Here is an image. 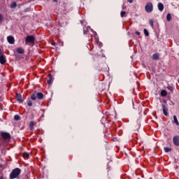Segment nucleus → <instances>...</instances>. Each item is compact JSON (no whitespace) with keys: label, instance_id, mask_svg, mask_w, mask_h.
Returning a JSON list of instances; mask_svg holds the SVG:
<instances>
[{"label":"nucleus","instance_id":"9b49d317","mask_svg":"<svg viewBox=\"0 0 179 179\" xmlns=\"http://www.w3.org/2000/svg\"><path fill=\"white\" fill-rule=\"evenodd\" d=\"M157 8L159 12H163L164 10V5L162 3H158Z\"/></svg>","mask_w":179,"mask_h":179},{"label":"nucleus","instance_id":"393cba45","mask_svg":"<svg viewBox=\"0 0 179 179\" xmlns=\"http://www.w3.org/2000/svg\"><path fill=\"white\" fill-rule=\"evenodd\" d=\"M167 89H168V90H170V92H171V93H173V92L174 90V87H173L171 86H168Z\"/></svg>","mask_w":179,"mask_h":179},{"label":"nucleus","instance_id":"423d86ee","mask_svg":"<svg viewBox=\"0 0 179 179\" xmlns=\"http://www.w3.org/2000/svg\"><path fill=\"white\" fill-rule=\"evenodd\" d=\"M0 64L1 65H5V64H6V57L3 54L0 56Z\"/></svg>","mask_w":179,"mask_h":179},{"label":"nucleus","instance_id":"e433bc0d","mask_svg":"<svg viewBox=\"0 0 179 179\" xmlns=\"http://www.w3.org/2000/svg\"><path fill=\"white\" fill-rule=\"evenodd\" d=\"M81 24H83V21H80Z\"/></svg>","mask_w":179,"mask_h":179},{"label":"nucleus","instance_id":"6e6552de","mask_svg":"<svg viewBox=\"0 0 179 179\" xmlns=\"http://www.w3.org/2000/svg\"><path fill=\"white\" fill-rule=\"evenodd\" d=\"M162 108L164 114L166 115V117H167V115H169V113H167L169 111V108H167V106H166L164 104L162 105Z\"/></svg>","mask_w":179,"mask_h":179},{"label":"nucleus","instance_id":"39448f33","mask_svg":"<svg viewBox=\"0 0 179 179\" xmlns=\"http://www.w3.org/2000/svg\"><path fill=\"white\" fill-rule=\"evenodd\" d=\"M1 136L4 139V141H8L11 138L10 134L5 131L1 133Z\"/></svg>","mask_w":179,"mask_h":179},{"label":"nucleus","instance_id":"7c9ffc66","mask_svg":"<svg viewBox=\"0 0 179 179\" xmlns=\"http://www.w3.org/2000/svg\"><path fill=\"white\" fill-rule=\"evenodd\" d=\"M135 33L137 34V36H141V32L136 31Z\"/></svg>","mask_w":179,"mask_h":179},{"label":"nucleus","instance_id":"412c9836","mask_svg":"<svg viewBox=\"0 0 179 179\" xmlns=\"http://www.w3.org/2000/svg\"><path fill=\"white\" fill-rule=\"evenodd\" d=\"M16 6H17V4L16 3V2H13V3L10 5L11 9H15Z\"/></svg>","mask_w":179,"mask_h":179},{"label":"nucleus","instance_id":"dca6fc26","mask_svg":"<svg viewBox=\"0 0 179 179\" xmlns=\"http://www.w3.org/2000/svg\"><path fill=\"white\" fill-rule=\"evenodd\" d=\"M29 128L31 131H33V129H34V122H33V121L30 122Z\"/></svg>","mask_w":179,"mask_h":179},{"label":"nucleus","instance_id":"72a5a7b5","mask_svg":"<svg viewBox=\"0 0 179 179\" xmlns=\"http://www.w3.org/2000/svg\"><path fill=\"white\" fill-rule=\"evenodd\" d=\"M1 54H2V50L0 49V57H1Z\"/></svg>","mask_w":179,"mask_h":179},{"label":"nucleus","instance_id":"b1692460","mask_svg":"<svg viewBox=\"0 0 179 179\" xmlns=\"http://www.w3.org/2000/svg\"><path fill=\"white\" fill-rule=\"evenodd\" d=\"M29 153H27V152H24V153L23 154V157H24V159H28V158H29Z\"/></svg>","mask_w":179,"mask_h":179},{"label":"nucleus","instance_id":"c9c22d12","mask_svg":"<svg viewBox=\"0 0 179 179\" xmlns=\"http://www.w3.org/2000/svg\"><path fill=\"white\" fill-rule=\"evenodd\" d=\"M0 179H3V176H0Z\"/></svg>","mask_w":179,"mask_h":179},{"label":"nucleus","instance_id":"a211bd4d","mask_svg":"<svg viewBox=\"0 0 179 179\" xmlns=\"http://www.w3.org/2000/svg\"><path fill=\"white\" fill-rule=\"evenodd\" d=\"M173 121L176 125H179L178 120L176 115H173Z\"/></svg>","mask_w":179,"mask_h":179},{"label":"nucleus","instance_id":"4468645a","mask_svg":"<svg viewBox=\"0 0 179 179\" xmlns=\"http://www.w3.org/2000/svg\"><path fill=\"white\" fill-rule=\"evenodd\" d=\"M48 77H49V79L47 80V83L48 85H51V83H52V75L49 74Z\"/></svg>","mask_w":179,"mask_h":179},{"label":"nucleus","instance_id":"2eb2a0df","mask_svg":"<svg viewBox=\"0 0 179 179\" xmlns=\"http://www.w3.org/2000/svg\"><path fill=\"white\" fill-rule=\"evenodd\" d=\"M161 96L162 97H166V96H167V91H166V90H163L161 91Z\"/></svg>","mask_w":179,"mask_h":179},{"label":"nucleus","instance_id":"7ed1b4c3","mask_svg":"<svg viewBox=\"0 0 179 179\" xmlns=\"http://www.w3.org/2000/svg\"><path fill=\"white\" fill-rule=\"evenodd\" d=\"M145 10L147 13H152L153 12V3L152 2H147L145 6Z\"/></svg>","mask_w":179,"mask_h":179},{"label":"nucleus","instance_id":"f704fd0d","mask_svg":"<svg viewBox=\"0 0 179 179\" xmlns=\"http://www.w3.org/2000/svg\"><path fill=\"white\" fill-rule=\"evenodd\" d=\"M53 2H58V0H52Z\"/></svg>","mask_w":179,"mask_h":179},{"label":"nucleus","instance_id":"2f4dec72","mask_svg":"<svg viewBox=\"0 0 179 179\" xmlns=\"http://www.w3.org/2000/svg\"><path fill=\"white\" fill-rule=\"evenodd\" d=\"M128 2H129V3H132V2H134V0H127Z\"/></svg>","mask_w":179,"mask_h":179},{"label":"nucleus","instance_id":"4be33fe9","mask_svg":"<svg viewBox=\"0 0 179 179\" xmlns=\"http://www.w3.org/2000/svg\"><path fill=\"white\" fill-rule=\"evenodd\" d=\"M14 120H15V121H19V120H20V116L19 115H15L14 116Z\"/></svg>","mask_w":179,"mask_h":179},{"label":"nucleus","instance_id":"6ab92c4d","mask_svg":"<svg viewBox=\"0 0 179 179\" xmlns=\"http://www.w3.org/2000/svg\"><path fill=\"white\" fill-rule=\"evenodd\" d=\"M164 150L166 153H169V152H171V148L169 147H164Z\"/></svg>","mask_w":179,"mask_h":179},{"label":"nucleus","instance_id":"9d476101","mask_svg":"<svg viewBox=\"0 0 179 179\" xmlns=\"http://www.w3.org/2000/svg\"><path fill=\"white\" fill-rule=\"evenodd\" d=\"M7 41L9 44H15V38L13 36H8L7 37Z\"/></svg>","mask_w":179,"mask_h":179},{"label":"nucleus","instance_id":"aec40b11","mask_svg":"<svg viewBox=\"0 0 179 179\" xmlns=\"http://www.w3.org/2000/svg\"><path fill=\"white\" fill-rule=\"evenodd\" d=\"M166 20H167V22H171V14H170V13L167 14Z\"/></svg>","mask_w":179,"mask_h":179},{"label":"nucleus","instance_id":"f3484780","mask_svg":"<svg viewBox=\"0 0 179 179\" xmlns=\"http://www.w3.org/2000/svg\"><path fill=\"white\" fill-rule=\"evenodd\" d=\"M152 59L155 60L159 59V53H155L152 55Z\"/></svg>","mask_w":179,"mask_h":179},{"label":"nucleus","instance_id":"c85d7f7f","mask_svg":"<svg viewBox=\"0 0 179 179\" xmlns=\"http://www.w3.org/2000/svg\"><path fill=\"white\" fill-rule=\"evenodd\" d=\"M101 122L102 124H104V122H106V117H102V119L101 120Z\"/></svg>","mask_w":179,"mask_h":179},{"label":"nucleus","instance_id":"20e7f679","mask_svg":"<svg viewBox=\"0 0 179 179\" xmlns=\"http://www.w3.org/2000/svg\"><path fill=\"white\" fill-rule=\"evenodd\" d=\"M35 40L36 38H34V36H27L25 39V43L26 44H29V43L33 44L34 43Z\"/></svg>","mask_w":179,"mask_h":179},{"label":"nucleus","instance_id":"c756f323","mask_svg":"<svg viewBox=\"0 0 179 179\" xmlns=\"http://www.w3.org/2000/svg\"><path fill=\"white\" fill-rule=\"evenodd\" d=\"M2 19H3V15H2V14H0V22H1Z\"/></svg>","mask_w":179,"mask_h":179},{"label":"nucleus","instance_id":"bb28decb","mask_svg":"<svg viewBox=\"0 0 179 179\" xmlns=\"http://www.w3.org/2000/svg\"><path fill=\"white\" fill-rule=\"evenodd\" d=\"M27 106H29V107H31V106H33V102L31 101H27Z\"/></svg>","mask_w":179,"mask_h":179},{"label":"nucleus","instance_id":"f8f14e48","mask_svg":"<svg viewBox=\"0 0 179 179\" xmlns=\"http://www.w3.org/2000/svg\"><path fill=\"white\" fill-rule=\"evenodd\" d=\"M90 30H92V28H90V27H83V34H88V32L90 31Z\"/></svg>","mask_w":179,"mask_h":179},{"label":"nucleus","instance_id":"473e14b6","mask_svg":"<svg viewBox=\"0 0 179 179\" xmlns=\"http://www.w3.org/2000/svg\"><path fill=\"white\" fill-rule=\"evenodd\" d=\"M52 45H57V43H55V42L52 43Z\"/></svg>","mask_w":179,"mask_h":179},{"label":"nucleus","instance_id":"cd10ccee","mask_svg":"<svg viewBox=\"0 0 179 179\" xmlns=\"http://www.w3.org/2000/svg\"><path fill=\"white\" fill-rule=\"evenodd\" d=\"M150 24L151 27H154V21L152 20H150Z\"/></svg>","mask_w":179,"mask_h":179},{"label":"nucleus","instance_id":"ddd939ff","mask_svg":"<svg viewBox=\"0 0 179 179\" xmlns=\"http://www.w3.org/2000/svg\"><path fill=\"white\" fill-rule=\"evenodd\" d=\"M17 54H24V49H23L22 48H17L16 50Z\"/></svg>","mask_w":179,"mask_h":179},{"label":"nucleus","instance_id":"a878e982","mask_svg":"<svg viewBox=\"0 0 179 179\" xmlns=\"http://www.w3.org/2000/svg\"><path fill=\"white\" fill-rule=\"evenodd\" d=\"M126 13H127V12H125V11H121V13H120L121 17H124L125 16Z\"/></svg>","mask_w":179,"mask_h":179},{"label":"nucleus","instance_id":"f257e3e1","mask_svg":"<svg viewBox=\"0 0 179 179\" xmlns=\"http://www.w3.org/2000/svg\"><path fill=\"white\" fill-rule=\"evenodd\" d=\"M20 173H22V170L20 168L14 169L10 173V179L17 178L20 176Z\"/></svg>","mask_w":179,"mask_h":179},{"label":"nucleus","instance_id":"5701e85b","mask_svg":"<svg viewBox=\"0 0 179 179\" xmlns=\"http://www.w3.org/2000/svg\"><path fill=\"white\" fill-rule=\"evenodd\" d=\"M144 34L146 37H149V31H148V29H144Z\"/></svg>","mask_w":179,"mask_h":179},{"label":"nucleus","instance_id":"f03ea898","mask_svg":"<svg viewBox=\"0 0 179 179\" xmlns=\"http://www.w3.org/2000/svg\"><path fill=\"white\" fill-rule=\"evenodd\" d=\"M44 94L41 92H37L36 94H32L31 95V100H36L38 99V100H41L43 99Z\"/></svg>","mask_w":179,"mask_h":179},{"label":"nucleus","instance_id":"1a4fd4ad","mask_svg":"<svg viewBox=\"0 0 179 179\" xmlns=\"http://www.w3.org/2000/svg\"><path fill=\"white\" fill-rule=\"evenodd\" d=\"M16 99H17V101H18V103H22L24 101L23 98L22 97V94L19 93L16 94Z\"/></svg>","mask_w":179,"mask_h":179},{"label":"nucleus","instance_id":"0eeeda50","mask_svg":"<svg viewBox=\"0 0 179 179\" xmlns=\"http://www.w3.org/2000/svg\"><path fill=\"white\" fill-rule=\"evenodd\" d=\"M173 142L175 146H179V136H173Z\"/></svg>","mask_w":179,"mask_h":179}]
</instances>
